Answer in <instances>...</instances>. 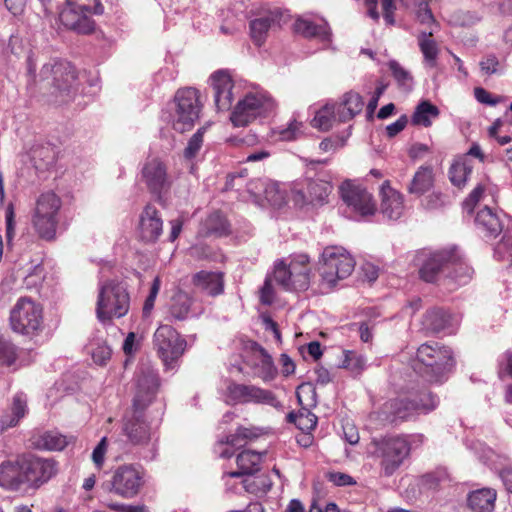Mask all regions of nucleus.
<instances>
[{"mask_svg": "<svg viewBox=\"0 0 512 512\" xmlns=\"http://www.w3.org/2000/svg\"><path fill=\"white\" fill-rule=\"evenodd\" d=\"M192 284L201 292L216 297L224 292V273L199 271L193 275Z\"/></svg>", "mask_w": 512, "mask_h": 512, "instance_id": "obj_25", "label": "nucleus"}, {"mask_svg": "<svg viewBox=\"0 0 512 512\" xmlns=\"http://www.w3.org/2000/svg\"><path fill=\"white\" fill-rule=\"evenodd\" d=\"M103 12L100 0H66L65 7L59 13V20L67 29L90 34L95 30V21L91 16Z\"/></svg>", "mask_w": 512, "mask_h": 512, "instance_id": "obj_8", "label": "nucleus"}, {"mask_svg": "<svg viewBox=\"0 0 512 512\" xmlns=\"http://www.w3.org/2000/svg\"><path fill=\"white\" fill-rule=\"evenodd\" d=\"M434 185L433 168L428 165H423L415 172L412 180L407 186V191L416 196H422L428 192Z\"/></svg>", "mask_w": 512, "mask_h": 512, "instance_id": "obj_32", "label": "nucleus"}, {"mask_svg": "<svg viewBox=\"0 0 512 512\" xmlns=\"http://www.w3.org/2000/svg\"><path fill=\"white\" fill-rule=\"evenodd\" d=\"M453 366L452 350L439 342L431 341L418 347L413 368L429 382H441Z\"/></svg>", "mask_w": 512, "mask_h": 512, "instance_id": "obj_6", "label": "nucleus"}, {"mask_svg": "<svg viewBox=\"0 0 512 512\" xmlns=\"http://www.w3.org/2000/svg\"><path fill=\"white\" fill-rule=\"evenodd\" d=\"M244 347L252 355L253 359L250 366L255 375L264 382L274 380L277 375V368L270 354L260 344L252 340L247 341Z\"/></svg>", "mask_w": 512, "mask_h": 512, "instance_id": "obj_21", "label": "nucleus"}, {"mask_svg": "<svg viewBox=\"0 0 512 512\" xmlns=\"http://www.w3.org/2000/svg\"><path fill=\"white\" fill-rule=\"evenodd\" d=\"M293 421L301 430H311L314 429L317 425L316 415L308 410L300 412L296 419Z\"/></svg>", "mask_w": 512, "mask_h": 512, "instance_id": "obj_55", "label": "nucleus"}, {"mask_svg": "<svg viewBox=\"0 0 512 512\" xmlns=\"http://www.w3.org/2000/svg\"><path fill=\"white\" fill-rule=\"evenodd\" d=\"M17 359L16 346L0 337V366H11Z\"/></svg>", "mask_w": 512, "mask_h": 512, "instance_id": "obj_51", "label": "nucleus"}, {"mask_svg": "<svg viewBox=\"0 0 512 512\" xmlns=\"http://www.w3.org/2000/svg\"><path fill=\"white\" fill-rule=\"evenodd\" d=\"M336 118V106L325 105L319 109L311 121V125L321 131H328L332 128Z\"/></svg>", "mask_w": 512, "mask_h": 512, "instance_id": "obj_44", "label": "nucleus"}, {"mask_svg": "<svg viewBox=\"0 0 512 512\" xmlns=\"http://www.w3.org/2000/svg\"><path fill=\"white\" fill-rule=\"evenodd\" d=\"M388 67L398 86L407 91L411 90L413 82L411 73L396 60L389 61Z\"/></svg>", "mask_w": 512, "mask_h": 512, "instance_id": "obj_46", "label": "nucleus"}, {"mask_svg": "<svg viewBox=\"0 0 512 512\" xmlns=\"http://www.w3.org/2000/svg\"><path fill=\"white\" fill-rule=\"evenodd\" d=\"M474 96L478 102L490 106H496L500 102V97H493L490 92L482 87L474 89Z\"/></svg>", "mask_w": 512, "mask_h": 512, "instance_id": "obj_60", "label": "nucleus"}, {"mask_svg": "<svg viewBox=\"0 0 512 512\" xmlns=\"http://www.w3.org/2000/svg\"><path fill=\"white\" fill-rule=\"evenodd\" d=\"M187 346L186 340L168 324L160 325L153 335V348L166 368H174Z\"/></svg>", "mask_w": 512, "mask_h": 512, "instance_id": "obj_11", "label": "nucleus"}, {"mask_svg": "<svg viewBox=\"0 0 512 512\" xmlns=\"http://www.w3.org/2000/svg\"><path fill=\"white\" fill-rule=\"evenodd\" d=\"M275 108L276 103L269 94L248 93L236 104L230 120L235 127H245L257 118L267 117L274 112Z\"/></svg>", "mask_w": 512, "mask_h": 512, "instance_id": "obj_10", "label": "nucleus"}, {"mask_svg": "<svg viewBox=\"0 0 512 512\" xmlns=\"http://www.w3.org/2000/svg\"><path fill=\"white\" fill-rule=\"evenodd\" d=\"M432 36L433 35L431 32H422L418 36V44L420 51L423 54L424 60L430 67H435L439 54V48L437 43L433 40Z\"/></svg>", "mask_w": 512, "mask_h": 512, "instance_id": "obj_43", "label": "nucleus"}, {"mask_svg": "<svg viewBox=\"0 0 512 512\" xmlns=\"http://www.w3.org/2000/svg\"><path fill=\"white\" fill-rule=\"evenodd\" d=\"M262 453L253 450H243L236 457L238 471L227 472L224 477H240L245 474H252L259 470L262 462Z\"/></svg>", "mask_w": 512, "mask_h": 512, "instance_id": "obj_30", "label": "nucleus"}, {"mask_svg": "<svg viewBox=\"0 0 512 512\" xmlns=\"http://www.w3.org/2000/svg\"><path fill=\"white\" fill-rule=\"evenodd\" d=\"M368 455L378 462L381 473L392 476L410 456L411 442L405 434H387L371 439Z\"/></svg>", "mask_w": 512, "mask_h": 512, "instance_id": "obj_5", "label": "nucleus"}, {"mask_svg": "<svg viewBox=\"0 0 512 512\" xmlns=\"http://www.w3.org/2000/svg\"><path fill=\"white\" fill-rule=\"evenodd\" d=\"M440 114L438 107L431 102L424 100L420 102L413 115L412 124L430 127L432 125V118H437Z\"/></svg>", "mask_w": 512, "mask_h": 512, "instance_id": "obj_41", "label": "nucleus"}, {"mask_svg": "<svg viewBox=\"0 0 512 512\" xmlns=\"http://www.w3.org/2000/svg\"><path fill=\"white\" fill-rule=\"evenodd\" d=\"M15 210L13 203H9L5 210V237L7 246L11 247L13 245V240L15 237Z\"/></svg>", "mask_w": 512, "mask_h": 512, "instance_id": "obj_53", "label": "nucleus"}, {"mask_svg": "<svg viewBox=\"0 0 512 512\" xmlns=\"http://www.w3.org/2000/svg\"><path fill=\"white\" fill-rule=\"evenodd\" d=\"M279 9L270 11L266 16L259 17L250 21V36L255 45L261 46L268 36L271 26L281 19Z\"/></svg>", "mask_w": 512, "mask_h": 512, "instance_id": "obj_28", "label": "nucleus"}, {"mask_svg": "<svg viewBox=\"0 0 512 512\" xmlns=\"http://www.w3.org/2000/svg\"><path fill=\"white\" fill-rule=\"evenodd\" d=\"M499 377L509 376L512 378V351L507 350L498 365Z\"/></svg>", "mask_w": 512, "mask_h": 512, "instance_id": "obj_62", "label": "nucleus"}, {"mask_svg": "<svg viewBox=\"0 0 512 512\" xmlns=\"http://www.w3.org/2000/svg\"><path fill=\"white\" fill-rule=\"evenodd\" d=\"M163 230V221L157 208L147 204L140 216V237L145 242L158 240Z\"/></svg>", "mask_w": 512, "mask_h": 512, "instance_id": "obj_23", "label": "nucleus"}, {"mask_svg": "<svg viewBox=\"0 0 512 512\" xmlns=\"http://www.w3.org/2000/svg\"><path fill=\"white\" fill-rule=\"evenodd\" d=\"M290 291H305L310 284L309 258L307 255H299L291 260Z\"/></svg>", "mask_w": 512, "mask_h": 512, "instance_id": "obj_27", "label": "nucleus"}, {"mask_svg": "<svg viewBox=\"0 0 512 512\" xmlns=\"http://www.w3.org/2000/svg\"><path fill=\"white\" fill-rule=\"evenodd\" d=\"M193 298L186 292L179 290L176 292L169 307L171 317L176 321H184L188 318L191 311Z\"/></svg>", "mask_w": 512, "mask_h": 512, "instance_id": "obj_36", "label": "nucleus"}, {"mask_svg": "<svg viewBox=\"0 0 512 512\" xmlns=\"http://www.w3.org/2000/svg\"><path fill=\"white\" fill-rule=\"evenodd\" d=\"M342 367L350 370L352 373L360 374L365 367V359L355 351H345Z\"/></svg>", "mask_w": 512, "mask_h": 512, "instance_id": "obj_50", "label": "nucleus"}, {"mask_svg": "<svg viewBox=\"0 0 512 512\" xmlns=\"http://www.w3.org/2000/svg\"><path fill=\"white\" fill-rule=\"evenodd\" d=\"M77 78V70L69 61L52 59L42 66L37 84L49 92L51 102L62 105L73 99Z\"/></svg>", "mask_w": 512, "mask_h": 512, "instance_id": "obj_4", "label": "nucleus"}, {"mask_svg": "<svg viewBox=\"0 0 512 512\" xmlns=\"http://www.w3.org/2000/svg\"><path fill=\"white\" fill-rule=\"evenodd\" d=\"M31 223L35 233L40 239L45 241H52L56 238V232L59 223L58 217L33 213Z\"/></svg>", "mask_w": 512, "mask_h": 512, "instance_id": "obj_35", "label": "nucleus"}, {"mask_svg": "<svg viewBox=\"0 0 512 512\" xmlns=\"http://www.w3.org/2000/svg\"><path fill=\"white\" fill-rule=\"evenodd\" d=\"M0 487L17 492L26 490V477L23 454L14 459H6L0 463Z\"/></svg>", "mask_w": 512, "mask_h": 512, "instance_id": "obj_20", "label": "nucleus"}, {"mask_svg": "<svg viewBox=\"0 0 512 512\" xmlns=\"http://www.w3.org/2000/svg\"><path fill=\"white\" fill-rule=\"evenodd\" d=\"M9 322L14 332L32 335L41 329L42 306L29 297H21L10 311Z\"/></svg>", "mask_w": 512, "mask_h": 512, "instance_id": "obj_14", "label": "nucleus"}, {"mask_svg": "<svg viewBox=\"0 0 512 512\" xmlns=\"http://www.w3.org/2000/svg\"><path fill=\"white\" fill-rule=\"evenodd\" d=\"M141 179L148 191L158 198L168 192L172 185L167 165L158 157L148 159L144 163L141 169Z\"/></svg>", "mask_w": 512, "mask_h": 512, "instance_id": "obj_19", "label": "nucleus"}, {"mask_svg": "<svg viewBox=\"0 0 512 512\" xmlns=\"http://www.w3.org/2000/svg\"><path fill=\"white\" fill-rule=\"evenodd\" d=\"M107 446V438L103 437L92 452V461L98 468H102L104 464Z\"/></svg>", "mask_w": 512, "mask_h": 512, "instance_id": "obj_59", "label": "nucleus"}, {"mask_svg": "<svg viewBox=\"0 0 512 512\" xmlns=\"http://www.w3.org/2000/svg\"><path fill=\"white\" fill-rule=\"evenodd\" d=\"M61 207L62 201L58 195L54 192H45L37 198L33 213L58 217Z\"/></svg>", "mask_w": 512, "mask_h": 512, "instance_id": "obj_37", "label": "nucleus"}, {"mask_svg": "<svg viewBox=\"0 0 512 512\" xmlns=\"http://www.w3.org/2000/svg\"><path fill=\"white\" fill-rule=\"evenodd\" d=\"M205 131L206 128L201 127L191 136L183 153L186 159L191 160L197 156L203 145Z\"/></svg>", "mask_w": 512, "mask_h": 512, "instance_id": "obj_49", "label": "nucleus"}, {"mask_svg": "<svg viewBox=\"0 0 512 512\" xmlns=\"http://www.w3.org/2000/svg\"><path fill=\"white\" fill-rule=\"evenodd\" d=\"M364 107L363 98L359 93L349 91L342 97L341 103L337 107L338 120L348 122L356 115L361 113Z\"/></svg>", "mask_w": 512, "mask_h": 512, "instance_id": "obj_31", "label": "nucleus"}, {"mask_svg": "<svg viewBox=\"0 0 512 512\" xmlns=\"http://www.w3.org/2000/svg\"><path fill=\"white\" fill-rule=\"evenodd\" d=\"M226 397L232 404H261L279 407L280 401L276 395L267 389L252 384H242L230 381L226 387Z\"/></svg>", "mask_w": 512, "mask_h": 512, "instance_id": "obj_16", "label": "nucleus"}, {"mask_svg": "<svg viewBox=\"0 0 512 512\" xmlns=\"http://www.w3.org/2000/svg\"><path fill=\"white\" fill-rule=\"evenodd\" d=\"M229 223L226 217L220 211H214L211 213L204 222L205 236H225L228 235Z\"/></svg>", "mask_w": 512, "mask_h": 512, "instance_id": "obj_40", "label": "nucleus"}, {"mask_svg": "<svg viewBox=\"0 0 512 512\" xmlns=\"http://www.w3.org/2000/svg\"><path fill=\"white\" fill-rule=\"evenodd\" d=\"M416 16L422 24H429L435 21L429 4L425 0H418L416 3Z\"/></svg>", "mask_w": 512, "mask_h": 512, "instance_id": "obj_56", "label": "nucleus"}, {"mask_svg": "<svg viewBox=\"0 0 512 512\" xmlns=\"http://www.w3.org/2000/svg\"><path fill=\"white\" fill-rule=\"evenodd\" d=\"M264 197L271 206L281 208L286 204L285 192L280 189L278 183L268 182L264 188Z\"/></svg>", "mask_w": 512, "mask_h": 512, "instance_id": "obj_48", "label": "nucleus"}, {"mask_svg": "<svg viewBox=\"0 0 512 512\" xmlns=\"http://www.w3.org/2000/svg\"><path fill=\"white\" fill-rule=\"evenodd\" d=\"M476 226L486 237L495 239L503 231L504 221L501 216L488 206L480 209L475 216Z\"/></svg>", "mask_w": 512, "mask_h": 512, "instance_id": "obj_26", "label": "nucleus"}, {"mask_svg": "<svg viewBox=\"0 0 512 512\" xmlns=\"http://www.w3.org/2000/svg\"><path fill=\"white\" fill-rule=\"evenodd\" d=\"M438 405V397L429 390L409 393L404 397L389 399L370 414L373 421L380 425L397 426L415 419L419 414H427Z\"/></svg>", "mask_w": 512, "mask_h": 512, "instance_id": "obj_2", "label": "nucleus"}, {"mask_svg": "<svg viewBox=\"0 0 512 512\" xmlns=\"http://www.w3.org/2000/svg\"><path fill=\"white\" fill-rule=\"evenodd\" d=\"M289 274H291V262L287 265L284 261H279L274 267L275 281L285 290H291V282H289Z\"/></svg>", "mask_w": 512, "mask_h": 512, "instance_id": "obj_52", "label": "nucleus"}, {"mask_svg": "<svg viewBox=\"0 0 512 512\" xmlns=\"http://www.w3.org/2000/svg\"><path fill=\"white\" fill-rule=\"evenodd\" d=\"M499 60L495 55H487L480 63L481 71L486 75L497 73L499 67Z\"/></svg>", "mask_w": 512, "mask_h": 512, "instance_id": "obj_61", "label": "nucleus"}, {"mask_svg": "<svg viewBox=\"0 0 512 512\" xmlns=\"http://www.w3.org/2000/svg\"><path fill=\"white\" fill-rule=\"evenodd\" d=\"M377 1L378 0H366V8H367V14L370 18H372L375 21H378L380 18V14L377 10ZM381 7H382V15L385 20V23L387 25H394L395 24V10L396 6L393 0H381Z\"/></svg>", "mask_w": 512, "mask_h": 512, "instance_id": "obj_38", "label": "nucleus"}, {"mask_svg": "<svg viewBox=\"0 0 512 512\" xmlns=\"http://www.w3.org/2000/svg\"><path fill=\"white\" fill-rule=\"evenodd\" d=\"M380 195L382 198V213L389 219H399L404 211L403 195L400 192L393 189L388 180L382 183Z\"/></svg>", "mask_w": 512, "mask_h": 512, "instance_id": "obj_24", "label": "nucleus"}, {"mask_svg": "<svg viewBox=\"0 0 512 512\" xmlns=\"http://www.w3.org/2000/svg\"><path fill=\"white\" fill-rule=\"evenodd\" d=\"M161 287V280L158 276H156L152 282L150 287L149 295L147 296L144 305H143V315L148 316L155 304L156 297L159 293Z\"/></svg>", "mask_w": 512, "mask_h": 512, "instance_id": "obj_54", "label": "nucleus"}, {"mask_svg": "<svg viewBox=\"0 0 512 512\" xmlns=\"http://www.w3.org/2000/svg\"><path fill=\"white\" fill-rule=\"evenodd\" d=\"M160 386L158 374L151 370H141L137 376V388L132 409L123 418L122 433L133 446H146L152 439V429L145 420V410L153 402Z\"/></svg>", "mask_w": 512, "mask_h": 512, "instance_id": "obj_1", "label": "nucleus"}, {"mask_svg": "<svg viewBox=\"0 0 512 512\" xmlns=\"http://www.w3.org/2000/svg\"><path fill=\"white\" fill-rule=\"evenodd\" d=\"M415 263L419 266V276L427 283H434L445 270L453 269V278L465 284L471 279L473 269L462 258L456 247L443 248L432 251L430 249L419 250L415 256Z\"/></svg>", "mask_w": 512, "mask_h": 512, "instance_id": "obj_3", "label": "nucleus"}, {"mask_svg": "<svg viewBox=\"0 0 512 512\" xmlns=\"http://www.w3.org/2000/svg\"><path fill=\"white\" fill-rule=\"evenodd\" d=\"M339 194L344 204L359 216H369L376 212V203L366 188L352 180H345L339 186Z\"/></svg>", "mask_w": 512, "mask_h": 512, "instance_id": "obj_18", "label": "nucleus"}, {"mask_svg": "<svg viewBox=\"0 0 512 512\" xmlns=\"http://www.w3.org/2000/svg\"><path fill=\"white\" fill-rule=\"evenodd\" d=\"M497 492L492 488L472 491L467 497V506L472 512H492L495 507Z\"/></svg>", "mask_w": 512, "mask_h": 512, "instance_id": "obj_29", "label": "nucleus"}, {"mask_svg": "<svg viewBox=\"0 0 512 512\" xmlns=\"http://www.w3.org/2000/svg\"><path fill=\"white\" fill-rule=\"evenodd\" d=\"M472 172V166L466 160L455 161L449 169L450 181L457 187L463 186Z\"/></svg>", "mask_w": 512, "mask_h": 512, "instance_id": "obj_45", "label": "nucleus"}, {"mask_svg": "<svg viewBox=\"0 0 512 512\" xmlns=\"http://www.w3.org/2000/svg\"><path fill=\"white\" fill-rule=\"evenodd\" d=\"M107 508L114 512H148L145 506H133L120 503H106Z\"/></svg>", "mask_w": 512, "mask_h": 512, "instance_id": "obj_64", "label": "nucleus"}, {"mask_svg": "<svg viewBox=\"0 0 512 512\" xmlns=\"http://www.w3.org/2000/svg\"><path fill=\"white\" fill-rule=\"evenodd\" d=\"M294 29L297 33L306 38L324 36L327 34L326 27L317 25L312 21L298 19L294 24Z\"/></svg>", "mask_w": 512, "mask_h": 512, "instance_id": "obj_47", "label": "nucleus"}, {"mask_svg": "<svg viewBox=\"0 0 512 512\" xmlns=\"http://www.w3.org/2000/svg\"><path fill=\"white\" fill-rule=\"evenodd\" d=\"M111 354L112 350L106 343L97 345L91 352L93 361L98 365H105L110 360Z\"/></svg>", "mask_w": 512, "mask_h": 512, "instance_id": "obj_58", "label": "nucleus"}, {"mask_svg": "<svg viewBox=\"0 0 512 512\" xmlns=\"http://www.w3.org/2000/svg\"><path fill=\"white\" fill-rule=\"evenodd\" d=\"M174 102L176 110L173 128L175 131L183 133L190 130L199 118L203 107L200 92L193 87L178 89L174 96Z\"/></svg>", "mask_w": 512, "mask_h": 512, "instance_id": "obj_13", "label": "nucleus"}, {"mask_svg": "<svg viewBox=\"0 0 512 512\" xmlns=\"http://www.w3.org/2000/svg\"><path fill=\"white\" fill-rule=\"evenodd\" d=\"M332 192L330 182L306 177L292 184L290 198L295 206H323L328 203V197Z\"/></svg>", "mask_w": 512, "mask_h": 512, "instance_id": "obj_15", "label": "nucleus"}, {"mask_svg": "<svg viewBox=\"0 0 512 512\" xmlns=\"http://www.w3.org/2000/svg\"><path fill=\"white\" fill-rule=\"evenodd\" d=\"M214 90V101L218 110H229L233 102L234 83L231 76L225 71H216L211 75Z\"/></svg>", "mask_w": 512, "mask_h": 512, "instance_id": "obj_22", "label": "nucleus"}, {"mask_svg": "<svg viewBox=\"0 0 512 512\" xmlns=\"http://www.w3.org/2000/svg\"><path fill=\"white\" fill-rule=\"evenodd\" d=\"M274 301V289L270 278H266L260 289V302L263 305H271Z\"/></svg>", "mask_w": 512, "mask_h": 512, "instance_id": "obj_63", "label": "nucleus"}, {"mask_svg": "<svg viewBox=\"0 0 512 512\" xmlns=\"http://www.w3.org/2000/svg\"><path fill=\"white\" fill-rule=\"evenodd\" d=\"M302 125V122L292 119L286 128L279 130L278 133L281 140L291 141L296 139L298 134L301 132Z\"/></svg>", "mask_w": 512, "mask_h": 512, "instance_id": "obj_57", "label": "nucleus"}, {"mask_svg": "<svg viewBox=\"0 0 512 512\" xmlns=\"http://www.w3.org/2000/svg\"><path fill=\"white\" fill-rule=\"evenodd\" d=\"M242 484L246 492L258 497L266 495L273 486V482L268 474L247 477L243 480Z\"/></svg>", "mask_w": 512, "mask_h": 512, "instance_id": "obj_39", "label": "nucleus"}, {"mask_svg": "<svg viewBox=\"0 0 512 512\" xmlns=\"http://www.w3.org/2000/svg\"><path fill=\"white\" fill-rule=\"evenodd\" d=\"M450 321V314L443 308H433L426 312L424 324L427 329L438 333L444 330Z\"/></svg>", "mask_w": 512, "mask_h": 512, "instance_id": "obj_42", "label": "nucleus"}, {"mask_svg": "<svg viewBox=\"0 0 512 512\" xmlns=\"http://www.w3.org/2000/svg\"><path fill=\"white\" fill-rule=\"evenodd\" d=\"M26 413L27 399L23 393H18L13 397L11 413L4 414L0 418V430L6 431L9 428L15 427Z\"/></svg>", "mask_w": 512, "mask_h": 512, "instance_id": "obj_34", "label": "nucleus"}, {"mask_svg": "<svg viewBox=\"0 0 512 512\" xmlns=\"http://www.w3.org/2000/svg\"><path fill=\"white\" fill-rule=\"evenodd\" d=\"M73 440L57 431H45L34 438L36 448L47 451H62Z\"/></svg>", "mask_w": 512, "mask_h": 512, "instance_id": "obj_33", "label": "nucleus"}, {"mask_svg": "<svg viewBox=\"0 0 512 512\" xmlns=\"http://www.w3.org/2000/svg\"><path fill=\"white\" fill-rule=\"evenodd\" d=\"M145 484V470L137 464H123L114 472L110 481L104 484L108 492L122 498L137 496Z\"/></svg>", "mask_w": 512, "mask_h": 512, "instance_id": "obj_12", "label": "nucleus"}, {"mask_svg": "<svg viewBox=\"0 0 512 512\" xmlns=\"http://www.w3.org/2000/svg\"><path fill=\"white\" fill-rule=\"evenodd\" d=\"M26 490H36L58 473V462L31 453H23Z\"/></svg>", "mask_w": 512, "mask_h": 512, "instance_id": "obj_17", "label": "nucleus"}, {"mask_svg": "<svg viewBox=\"0 0 512 512\" xmlns=\"http://www.w3.org/2000/svg\"><path fill=\"white\" fill-rule=\"evenodd\" d=\"M130 294L124 281L111 279L101 284L96 302V317L102 324L126 316L130 309Z\"/></svg>", "mask_w": 512, "mask_h": 512, "instance_id": "obj_7", "label": "nucleus"}, {"mask_svg": "<svg viewBox=\"0 0 512 512\" xmlns=\"http://www.w3.org/2000/svg\"><path fill=\"white\" fill-rule=\"evenodd\" d=\"M355 268L353 257L341 247H326L322 253L319 274L322 283L328 288L351 275Z\"/></svg>", "mask_w": 512, "mask_h": 512, "instance_id": "obj_9", "label": "nucleus"}]
</instances>
